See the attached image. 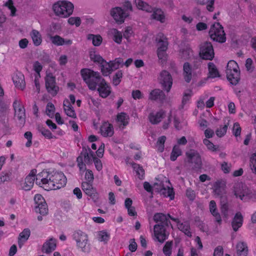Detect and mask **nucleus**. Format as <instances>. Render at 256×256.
Returning <instances> with one entry per match:
<instances>
[{"label":"nucleus","instance_id":"f257e3e1","mask_svg":"<svg viewBox=\"0 0 256 256\" xmlns=\"http://www.w3.org/2000/svg\"><path fill=\"white\" fill-rule=\"evenodd\" d=\"M66 178L60 172L42 171L37 175L36 184L43 186L47 190H56L64 187L66 183Z\"/></svg>","mask_w":256,"mask_h":256},{"label":"nucleus","instance_id":"f03ea898","mask_svg":"<svg viewBox=\"0 0 256 256\" xmlns=\"http://www.w3.org/2000/svg\"><path fill=\"white\" fill-rule=\"evenodd\" d=\"M170 218L168 214L162 213H156L154 216V220L158 224L154 226V235L158 240L162 243L167 238L168 235L166 234V228L170 224L169 220Z\"/></svg>","mask_w":256,"mask_h":256},{"label":"nucleus","instance_id":"7ed1b4c3","mask_svg":"<svg viewBox=\"0 0 256 256\" xmlns=\"http://www.w3.org/2000/svg\"><path fill=\"white\" fill-rule=\"evenodd\" d=\"M80 74L84 82L92 90H96L105 80L98 72L90 69L83 68L80 70Z\"/></svg>","mask_w":256,"mask_h":256},{"label":"nucleus","instance_id":"20e7f679","mask_svg":"<svg viewBox=\"0 0 256 256\" xmlns=\"http://www.w3.org/2000/svg\"><path fill=\"white\" fill-rule=\"evenodd\" d=\"M74 6L73 4L66 0H60L54 3L52 9L56 15L67 18L72 14Z\"/></svg>","mask_w":256,"mask_h":256},{"label":"nucleus","instance_id":"39448f33","mask_svg":"<svg viewBox=\"0 0 256 256\" xmlns=\"http://www.w3.org/2000/svg\"><path fill=\"white\" fill-rule=\"evenodd\" d=\"M72 238L76 242L77 248L85 253H88L90 250V245L88 242V236L80 230L73 232Z\"/></svg>","mask_w":256,"mask_h":256},{"label":"nucleus","instance_id":"423d86ee","mask_svg":"<svg viewBox=\"0 0 256 256\" xmlns=\"http://www.w3.org/2000/svg\"><path fill=\"white\" fill-rule=\"evenodd\" d=\"M226 72L228 80L232 84L236 85L240 80V70L238 64L234 60H230Z\"/></svg>","mask_w":256,"mask_h":256},{"label":"nucleus","instance_id":"0eeeda50","mask_svg":"<svg viewBox=\"0 0 256 256\" xmlns=\"http://www.w3.org/2000/svg\"><path fill=\"white\" fill-rule=\"evenodd\" d=\"M12 106L14 110V119L20 127H22L26 122V110L22 101L16 98Z\"/></svg>","mask_w":256,"mask_h":256},{"label":"nucleus","instance_id":"6e6552de","mask_svg":"<svg viewBox=\"0 0 256 256\" xmlns=\"http://www.w3.org/2000/svg\"><path fill=\"white\" fill-rule=\"evenodd\" d=\"M209 34L210 38L214 41L224 43L226 40L223 27L219 22L214 23L212 26Z\"/></svg>","mask_w":256,"mask_h":256},{"label":"nucleus","instance_id":"1a4fd4ad","mask_svg":"<svg viewBox=\"0 0 256 256\" xmlns=\"http://www.w3.org/2000/svg\"><path fill=\"white\" fill-rule=\"evenodd\" d=\"M158 80L162 88L167 92H170L173 83L170 74L166 70H163L160 73Z\"/></svg>","mask_w":256,"mask_h":256},{"label":"nucleus","instance_id":"9d476101","mask_svg":"<svg viewBox=\"0 0 256 256\" xmlns=\"http://www.w3.org/2000/svg\"><path fill=\"white\" fill-rule=\"evenodd\" d=\"M77 166L80 172H84L86 170V164H89L92 163V158L89 156L88 150L86 148H83L80 156L76 159Z\"/></svg>","mask_w":256,"mask_h":256},{"label":"nucleus","instance_id":"9b49d317","mask_svg":"<svg viewBox=\"0 0 256 256\" xmlns=\"http://www.w3.org/2000/svg\"><path fill=\"white\" fill-rule=\"evenodd\" d=\"M188 158V162L192 166V169L198 170L202 167V162L200 156L198 151L194 150H190L186 154Z\"/></svg>","mask_w":256,"mask_h":256},{"label":"nucleus","instance_id":"f8f14e48","mask_svg":"<svg viewBox=\"0 0 256 256\" xmlns=\"http://www.w3.org/2000/svg\"><path fill=\"white\" fill-rule=\"evenodd\" d=\"M200 56L204 60H212L213 59L214 52L211 42H205L200 44Z\"/></svg>","mask_w":256,"mask_h":256},{"label":"nucleus","instance_id":"ddd939ff","mask_svg":"<svg viewBox=\"0 0 256 256\" xmlns=\"http://www.w3.org/2000/svg\"><path fill=\"white\" fill-rule=\"evenodd\" d=\"M34 210L42 216H45L48 213V208L45 200L40 194H36L34 197Z\"/></svg>","mask_w":256,"mask_h":256},{"label":"nucleus","instance_id":"4468645a","mask_svg":"<svg viewBox=\"0 0 256 256\" xmlns=\"http://www.w3.org/2000/svg\"><path fill=\"white\" fill-rule=\"evenodd\" d=\"M233 193L236 198L243 200L244 197L250 196L252 192L242 182H238L234 186Z\"/></svg>","mask_w":256,"mask_h":256},{"label":"nucleus","instance_id":"2eb2a0df","mask_svg":"<svg viewBox=\"0 0 256 256\" xmlns=\"http://www.w3.org/2000/svg\"><path fill=\"white\" fill-rule=\"evenodd\" d=\"M110 14L116 23L122 24L130 16V13L127 11H124V9L121 7L116 6L111 9Z\"/></svg>","mask_w":256,"mask_h":256},{"label":"nucleus","instance_id":"dca6fc26","mask_svg":"<svg viewBox=\"0 0 256 256\" xmlns=\"http://www.w3.org/2000/svg\"><path fill=\"white\" fill-rule=\"evenodd\" d=\"M45 82L48 92L53 96H56L59 90V87L56 84V78L52 73L46 74Z\"/></svg>","mask_w":256,"mask_h":256},{"label":"nucleus","instance_id":"f3484780","mask_svg":"<svg viewBox=\"0 0 256 256\" xmlns=\"http://www.w3.org/2000/svg\"><path fill=\"white\" fill-rule=\"evenodd\" d=\"M162 182L160 184L156 182L154 184V188L157 192H160L164 197H169L170 200H172L174 198V193L172 188L168 186L167 188L164 187L162 184Z\"/></svg>","mask_w":256,"mask_h":256},{"label":"nucleus","instance_id":"a211bd4d","mask_svg":"<svg viewBox=\"0 0 256 256\" xmlns=\"http://www.w3.org/2000/svg\"><path fill=\"white\" fill-rule=\"evenodd\" d=\"M36 170H32L30 173L26 176L22 188L24 190H29L33 186L34 180H36L37 176H36Z\"/></svg>","mask_w":256,"mask_h":256},{"label":"nucleus","instance_id":"6ab92c4d","mask_svg":"<svg viewBox=\"0 0 256 256\" xmlns=\"http://www.w3.org/2000/svg\"><path fill=\"white\" fill-rule=\"evenodd\" d=\"M168 216L170 218V220L175 222L177 224V226L179 230L183 232L188 237H191L192 236V232L190 230V225L188 222H181L178 218L171 216L170 214H168Z\"/></svg>","mask_w":256,"mask_h":256},{"label":"nucleus","instance_id":"aec40b11","mask_svg":"<svg viewBox=\"0 0 256 256\" xmlns=\"http://www.w3.org/2000/svg\"><path fill=\"white\" fill-rule=\"evenodd\" d=\"M82 188L84 192L90 196L94 201L98 198V194L96 192L92 186V184L88 182H83L82 184Z\"/></svg>","mask_w":256,"mask_h":256},{"label":"nucleus","instance_id":"412c9836","mask_svg":"<svg viewBox=\"0 0 256 256\" xmlns=\"http://www.w3.org/2000/svg\"><path fill=\"white\" fill-rule=\"evenodd\" d=\"M13 82L16 87L23 90L26 87L24 75L20 72H16L12 77Z\"/></svg>","mask_w":256,"mask_h":256},{"label":"nucleus","instance_id":"4be33fe9","mask_svg":"<svg viewBox=\"0 0 256 256\" xmlns=\"http://www.w3.org/2000/svg\"><path fill=\"white\" fill-rule=\"evenodd\" d=\"M96 90L98 92L100 96L102 98H107L112 92V88L106 80Z\"/></svg>","mask_w":256,"mask_h":256},{"label":"nucleus","instance_id":"5701e85b","mask_svg":"<svg viewBox=\"0 0 256 256\" xmlns=\"http://www.w3.org/2000/svg\"><path fill=\"white\" fill-rule=\"evenodd\" d=\"M149 99L162 102L166 99V95L162 90L160 89H154L150 92Z\"/></svg>","mask_w":256,"mask_h":256},{"label":"nucleus","instance_id":"b1692460","mask_svg":"<svg viewBox=\"0 0 256 256\" xmlns=\"http://www.w3.org/2000/svg\"><path fill=\"white\" fill-rule=\"evenodd\" d=\"M100 131L102 135L104 137H110L114 133L112 124L108 122H104L102 125Z\"/></svg>","mask_w":256,"mask_h":256},{"label":"nucleus","instance_id":"393cba45","mask_svg":"<svg viewBox=\"0 0 256 256\" xmlns=\"http://www.w3.org/2000/svg\"><path fill=\"white\" fill-rule=\"evenodd\" d=\"M150 18L152 20L164 23L166 21V16L164 12L160 8H154L152 12Z\"/></svg>","mask_w":256,"mask_h":256},{"label":"nucleus","instance_id":"a878e982","mask_svg":"<svg viewBox=\"0 0 256 256\" xmlns=\"http://www.w3.org/2000/svg\"><path fill=\"white\" fill-rule=\"evenodd\" d=\"M165 112L164 110H160L156 112H151L148 116L150 122L154 124H158L164 118Z\"/></svg>","mask_w":256,"mask_h":256},{"label":"nucleus","instance_id":"bb28decb","mask_svg":"<svg viewBox=\"0 0 256 256\" xmlns=\"http://www.w3.org/2000/svg\"><path fill=\"white\" fill-rule=\"evenodd\" d=\"M56 240L50 238L43 244L42 252L46 254H50L56 249Z\"/></svg>","mask_w":256,"mask_h":256},{"label":"nucleus","instance_id":"cd10ccee","mask_svg":"<svg viewBox=\"0 0 256 256\" xmlns=\"http://www.w3.org/2000/svg\"><path fill=\"white\" fill-rule=\"evenodd\" d=\"M192 68L188 62L184 63L183 66V76L186 82L189 83L192 78Z\"/></svg>","mask_w":256,"mask_h":256},{"label":"nucleus","instance_id":"c85d7f7f","mask_svg":"<svg viewBox=\"0 0 256 256\" xmlns=\"http://www.w3.org/2000/svg\"><path fill=\"white\" fill-rule=\"evenodd\" d=\"M243 222V216L240 212L236 214L232 222V225L234 231L236 232L240 228Z\"/></svg>","mask_w":256,"mask_h":256},{"label":"nucleus","instance_id":"c756f323","mask_svg":"<svg viewBox=\"0 0 256 256\" xmlns=\"http://www.w3.org/2000/svg\"><path fill=\"white\" fill-rule=\"evenodd\" d=\"M193 51L188 45L181 48L179 50L178 56L180 59L183 60H188L192 54Z\"/></svg>","mask_w":256,"mask_h":256},{"label":"nucleus","instance_id":"7c9ffc66","mask_svg":"<svg viewBox=\"0 0 256 256\" xmlns=\"http://www.w3.org/2000/svg\"><path fill=\"white\" fill-rule=\"evenodd\" d=\"M225 182L222 180H217L214 184V192L218 196H222L225 193Z\"/></svg>","mask_w":256,"mask_h":256},{"label":"nucleus","instance_id":"2f4dec72","mask_svg":"<svg viewBox=\"0 0 256 256\" xmlns=\"http://www.w3.org/2000/svg\"><path fill=\"white\" fill-rule=\"evenodd\" d=\"M30 234V231L28 228H24L22 232L20 234L18 238V245L20 248L22 247L24 243L28 240Z\"/></svg>","mask_w":256,"mask_h":256},{"label":"nucleus","instance_id":"473e14b6","mask_svg":"<svg viewBox=\"0 0 256 256\" xmlns=\"http://www.w3.org/2000/svg\"><path fill=\"white\" fill-rule=\"evenodd\" d=\"M63 106L65 113L68 116L72 118L76 117L74 108L68 100L66 99L64 101Z\"/></svg>","mask_w":256,"mask_h":256},{"label":"nucleus","instance_id":"72a5a7b5","mask_svg":"<svg viewBox=\"0 0 256 256\" xmlns=\"http://www.w3.org/2000/svg\"><path fill=\"white\" fill-rule=\"evenodd\" d=\"M209 208L211 214L215 218L218 224L222 222L220 214L218 211L216 203L214 200H210L209 204Z\"/></svg>","mask_w":256,"mask_h":256},{"label":"nucleus","instance_id":"f704fd0d","mask_svg":"<svg viewBox=\"0 0 256 256\" xmlns=\"http://www.w3.org/2000/svg\"><path fill=\"white\" fill-rule=\"evenodd\" d=\"M134 3L138 8L139 10H141L150 13L152 12L154 10V8H152L151 6L142 0H135Z\"/></svg>","mask_w":256,"mask_h":256},{"label":"nucleus","instance_id":"c9c22d12","mask_svg":"<svg viewBox=\"0 0 256 256\" xmlns=\"http://www.w3.org/2000/svg\"><path fill=\"white\" fill-rule=\"evenodd\" d=\"M109 34L112 36V40L118 44L121 43L122 35L120 32L116 28H113L109 30Z\"/></svg>","mask_w":256,"mask_h":256},{"label":"nucleus","instance_id":"e433bc0d","mask_svg":"<svg viewBox=\"0 0 256 256\" xmlns=\"http://www.w3.org/2000/svg\"><path fill=\"white\" fill-rule=\"evenodd\" d=\"M100 68L101 72L104 76H108L114 70L110 62H108L104 60L100 64Z\"/></svg>","mask_w":256,"mask_h":256},{"label":"nucleus","instance_id":"4c0bfd02","mask_svg":"<svg viewBox=\"0 0 256 256\" xmlns=\"http://www.w3.org/2000/svg\"><path fill=\"white\" fill-rule=\"evenodd\" d=\"M30 35L35 46L40 45L42 42V36L40 32L36 30H32Z\"/></svg>","mask_w":256,"mask_h":256},{"label":"nucleus","instance_id":"58836bf2","mask_svg":"<svg viewBox=\"0 0 256 256\" xmlns=\"http://www.w3.org/2000/svg\"><path fill=\"white\" fill-rule=\"evenodd\" d=\"M236 250L239 256H246L248 252L246 244L244 242H238L236 245Z\"/></svg>","mask_w":256,"mask_h":256},{"label":"nucleus","instance_id":"ea45409f","mask_svg":"<svg viewBox=\"0 0 256 256\" xmlns=\"http://www.w3.org/2000/svg\"><path fill=\"white\" fill-rule=\"evenodd\" d=\"M116 120L124 128L128 124L129 116L126 112H122L118 114Z\"/></svg>","mask_w":256,"mask_h":256},{"label":"nucleus","instance_id":"a19ab883","mask_svg":"<svg viewBox=\"0 0 256 256\" xmlns=\"http://www.w3.org/2000/svg\"><path fill=\"white\" fill-rule=\"evenodd\" d=\"M196 3L200 5L206 4V9L208 11L212 12L214 10V3L215 0H196Z\"/></svg>","mask_w":256,"mask_h":256},{"label":"nucleus","instance_id":"79ce46f5","mask_svg":"<svg viewBox=\"0 0 256 256\" xmlns=\"http://www.w3.org/2000/svg\"><path fill=\"white\" fill-rule=\"evenodd\" d=\"M131 165L134 170L136 171V174L138 176V178L140 180H143L144 176V170L140 164L134 162L131 163Z\"/></svg>","mask_w":256,"mask_h":256},{"label":"nucleus","instance_id":"37998d69","mask_svg":"<svg viewBox=\"0 0 256 256\" xmlns=\"http://www.w3.org/2000/svg\"><path fill=\"white\" fill-rule=\"evenodd\" d=\"M209 76L211 78L220 77V74L216 66L212 62L208 64Z\"/></svg>","mask_w":256,"mask_h":256},{"label":"nucleus","instance_id":"c03bdc74","mask_svg":"<svg viewBox=\"0 0 256 256\" xmlns=\"http://www.w3.org/2000/svg\"><path fill=\"white\" fill-rule=\"evenodd\" d=\"M88 40H92V44L96 46H100L102 40L100 35H94L92 34H88Z\"/></svg>","mask_w":256,"mask_h":256},{"label":"nucleus","instance_id":"a18cd8bd","mask_svg":"<svg viewBox=\"0 0 256 256\" xmlns=\"http://www.w3.org/2000/svg\"><path fill=\"white\" fill-rule=\"evenodd\" d=\"M182 154V150L178 145H175L172 150L170 159L172 161H175L177 158Z\"/></svg>","mask_w":256,"mask_h":256},{"label":"nucleus","instance_id":"49530a36","mask_svg":"<svg viewBox=\"0 0 256 256\" xmlns=\"http://www.w3.org/2000/svg\"><path fill=\"white\" fill-rule=\"evenodd\" d=\"M156 41L157 42L158 50H167L168 42L166 38H160V39H158L157 38H156Z\"/></svg>","mask_w":256,"mask_h":256},{"label":"nucleus","instance_id":"de8ad7c7","mask_svg":"<svg viewBox=\"0 0 256 256\" xmlns=\"http://www.w3.org/2000/svg\"><path fill=\"white\" fill-rule=\"evenodd\" d=\"M110 234L105 230L100 231L98 234V238L100 242L107 243L109 240Z\"/></svg>","mask_w":256,"mask_h":256},{"label":"nucleus","instance_id":"09e8293b","mask_svg":"<svg viewBox=\"0 0 256 256\" xmlns=\"http://www.w3.org/2000/svg\"><path fill=\"white\" fill-rule=\"evenodd\" d=\"M220 211L224 218H227L228 216V204L227 202L222 201L220 202Z\"/></svg>","mask_w":256,"mask_h":256},{"label":"nucleus","instance_id":"8fccbe9b","mask_svg":"<svg viewBox=\"0 0 256 256\" xmlns=\"http://www.w3.org/2000/svg\"><path fill=\"white\" fill-rule=\"evenodd\" d=\"M110 62L114 70L124 66V60L121 58H116L114 60Z\"/></svg>","mask_w":256,"mask_h":256},{"label":"nucleus","instance_id":"3c124183","mask_svg":"<svg viewBox=\"0 0 256 256\" xmlns=\"http://www.w3.org/2000/svg\"><path fill=\"white\" fill-rule=\"evenodd\" d=\"M38 130L46 138L48 139H51L56 138V136H54L52 132L48 129H46L42 126H38Z\"/></svg>","mask_w":256,"mask_h":256},{"label":"nucleus","instance_id":"603ef678","mask_svg":"<svg viewBox=\"0 0 256 256\" xmlns=\"http://www.w3.org/2000/svg\"><path fill=\"white\" fill-rule=\"evenodd\" d=\"M203 58L202 57L196 56L194 58L192 62V70H195L200 68Z\"/></svg>","mask_w":256,"mask_h":256},{"label":"nucleus","instance_id":"864d4df0","mask_svg":"<svg viewBox=\"0 0 256 256\" xmlns=\"http://www.w3.org/2000/svg\"><path fill=\"white\" fill-rule=\"evenodd\" d=\"M166 140L165 136H162L158 138L156 142V146L158 152H162L164 150V144Z\"/></svg>","mask_w":256,"mask_h":256},{"label":"nucleus","instance_id":"5fc2aeb1","mask_svg":"<svg viewBox=\"0 0 256 256\" xmlns=\"http://www.w3.org/2000/svg\"><path fill=\"white\" fill-rule=\"evenodd\" d=\"M50 40L52 43L56 46H60L64 45V38L58 35L51 36Z\"/></svg>","mask_w":256,"mask_h":256},{"label":"nucleus","instance_id":"6e6d98bb","mask_svg":"<svg viewBox=\"0 0 256 256\" xmlns=\"http://www.w3.org/2000/svg\"><path fill=\"white\" fill-rule=\"evenodd\" d=\"M11 175V172H2L0 174V184L10 182L12 180Z\"/></svg>","mask_w":256,"mask_h":256},{"label":"nucleus","instance_id":"4d7b16f0","mask_svg":"<svg viewBox=\"0 0 256 256\" xmlns=\"http://www.w3.org/2000/svg\"><path fill=\"white\" fill-rule=\"evenodd\" d=\"M203 142L206 146L207 148L212 152H216L218 150V146L214 145L207 138H204L203 140Z\"/></svg>","mask_w":256,"mask_h":256},{"label":"nucleus","instance_id":"13d9d810","mask_svg":"<svg viewBox=\"0 0 256 256\" xmlns=\"http://www.w3.org/2000/svg\"><path fill=\"white\" fill-rule=\"evenodd\" d=\"M172 242H167L163 248V252L166 256H170L172 254Z\"/></svg>","mask_w":256,"mask_h":256},{"label":"nucleus","instance_id":"bf43d9fd","mask_svg":"<svg viewBox=\"0 0 256 256\" xmlns=\"http://www.w3.org/2000/svg\"><path fill=\"white\" fill-rule=\"evenodd\" d=\"M122 76V70H118L114 75L112 78V83L115 86H118L121 82V78Z\"/></svg>","mask_w":256,"mask_h":256},{"label":"nucleus","instance_id":"052dcab7","mask_svg":"<svg viewBox=\"0 0 256 256\" xmlns=\"http://www.w3.org/2000/svg\"><path fill=\"white\" fill-rule=\"evenodd\" d=\"M250 162L252 170L256 174V152L252 154Z\"/></svg>","mask_w":256,"mask_h":256},{"label":"nucleus","instance_id":"680f3d73","mask_svg":"<svg viewBox=\"0 0 256 256\" xmlns=\"http://www.w3.org/2000/svg\"><path fill=\"white\" fill-rule=\"evenodd\" d=\"M68 22L70 25L75 24L76 26H78L81 24V20L79 17H70L68 19Z\"/></svg>","mask_w":256,"mask_h":256},{"label":"nucleus","instance_id":"e2e57ef3","mask_svg":"<svg viewBox=\"0 0 256 256\" xmlns=\"http://www.w3.org/2000/svg\"><path fill=\"white\" fill-rule=\"evenodd\" d=\"M90 58L94 62H97L100 64L102 62H104V58L100 55L96 54L95 53L90 54Z\"/></svg>","mask_w":256,"mask_h":256},{"label":"nucleus","instance_id":"0e129e2a","mask_svg":"<svg viewBox=\"0 0 256 256\" xmlns=\"http://www.w3.org/2000/svg\"><path fill=\"white\" fill-rule=\"evenodd\" d=\"M24 136L28 140V142L26 144V146L27 148L30 147L32 144V133L30 132H26L24 133Z\"/></svg>","mask_w":256,"mask_h":256},{"label":"nucleus","instance_id":"69168bd1","mask_svg":"<svg viewBox=\"0 0 256 256\" xmlns=\"http://www.w3.org/2000/svg\"><path fill=\"white\" fill-rule=\"evenodd\" d=\"M228 129L227 125L225 124L222 128H220L216 130V133L218 136L222 137L226 133Z\"/></svg>","mask_w":256,"mask_h":256},{"label":"nucleus","instance_id":"338daca9","mask_svg":"<svg viewBox=\"0 0 256 256\" xmlns=\"http://www.w3.org/2000/svg\"><path fill=\"white\" fill-rule=\"evenodd\" d=\"M196 225L200 228V230L202 232H204L205 230V224L198 217H196L194 220Z\"/></svg>","mask_w":256,"mask_h":256},{"label":"nucleus","instance_id":"774afa93","mask_svg":"<svg viewBox=\"0 0 256 256\" xmlns=\"http://www.w3.org/2000/svg\"><path fill=\"white\" fill-rule=\"evenodd\" d=\"M241 128L238 122H235L234 124L233 134L236 136H238L240 134Z\"/></svg>","mask_w":256,"mask_h":256}]
</instances>
